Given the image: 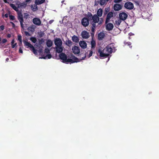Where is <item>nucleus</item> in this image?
Wrapping results in <instances>:
<instances>
[{
	"label": "nucleus",
	"instance_id": "1",
	"mask_svg": "<svg viewBox=\"0 0 159 159\" xmlns=\"http://www.w3.org/2000/svg\"><path fill=\"white\" fill-rule=\"evenodd\" d=\"M86 53H85L84 57H83L80 60H79L73 55H71L70 56V55L68 56V58H67V56L64 53H60L59 56L60 59L62 60L63 62L66 63H72L79 62L81 60H84L86 57Z\"/></svg>",
	"mask_w": 159,
	"mask_h": 159
},
{
	"label": "nucleus",
	"instance_id": "2",
	"mask_svg": "<svg viewBox=\"0 0 159 159\" xmlns=\"http://www.w3.org/2000/svg\"><path fill=\"white\" fill-rule=\"evenodd\" d=\"M23 42L24 44V45L25 46H28V47H30V50L32 51L34 54L35 55L38 54L37 51L35 49L33 45L31 44L29 42L25 41H23Z\"/></svg>",
	"mask_w": 159,
	"mask_h": 159
},
{
	"label": "nucleus",
	"instance_id": "3",
	"mask_svg": "<svg viewBox=\"0 0 159 159\" xmlns=\"http://www.w3.org/2000/svg\"><path fill=\"white\" fill-rule=\"evenodd\" d=\"M92 20V21L91 22V23L92 26L94 27L96 23H98L99 22V18L96 14H95L93 16L90 21H91Z\"/></svg>",
	"mask_w": 159,
	"mask_h": 159
},
{
	"label": "nucleus",
	"instance_id": "4",
	"mask_svg": "<svg viewBox=\"0 0 159 159\" xmlns=\"http://www.w3.org/2000/svg\"><path fill=\"white\" fill-rule=\"evenodd\" d=\"M17 19L20 22L22 30H24L25 26H24V25L23 24V22H24L23 16V15L21 12L18 13Z\"/></svg>",
	"mask_w": 159,
	"mask_h": 159
},
{
	"label": "nucleus",
	"instance_id": "5",
	"mask_svg": "<svg viewBox=\"0 0 159 159\" xmlns=\"http://www.w3.org/2000/svg\"><path fill=\"white\" fill-rule=\"evenodd\" d=\"M124 7L126 9L131 10L134 8V5L132 2L128 1L125 3Z\"/></svg>",
	"mask_w": 159,
	"mask_h": 159
},
{
	"label": "nucleus",
	"instance_id": "6",
	"mask_svg": "<svg viewBox=\"0 0 159 159\" xmlns=\"http://www.w3.org/2000/svg\"><path fill=\"white\" fill-rule=\"evenodd\" d=\"M89 20L87 17H84L81 21L82 25L84 27L87 26L89 24Z\"/></svg>",
	"mask_w": 159,
	"mask_h": 159
},
{
	"label": "nucleus",
	"instance_id": "7",
	"mask_svg": "<svg viewBox=\"0 0 159 159\" xmlns=\"http://www.w3.org/2000/svg\"><path fill=\"white\" fill-rule=\"evenodd\" d=\"M16 5L18 6V8H25L27 6V3L25 2H20L18 1L16 3Z\"/></svg>",
	"mask_w": 159,
	"mask_h": 159
},
{
	"label": "nucleus",
	"instance_id": "8",
	"mask_svg": "<svg viewBox=\"0 0 159 159\" xmlns=\"http://www.w3.org/2000/svg\"><path fill=\"white\" fill-rule=\"evenodd\" d=\"M54 44L56 46H61L62 42L60 38H56L54 39Z\"/></svg>",
	"mask_w": 159,
	"mask_h": 159
},
{
	"label": "nucleus",
	"instance_id": "9",
	"mask_svg": "<svg viewBox=\"0 0 159 159\" xmlns=\"http://www.w3.org/2000/svg\"><path fill=\"white\" fill-rule=\"evenodd\" d=\"M119 16L120 19L124 20L127 18L128 15L125 12H123L120 13Z\"/></svg>",
	"mask_w": 159,
	"mask_h": 159
},
{
	"label": "nucleus",
	"instance_id": "10",
	"mask_svg": "<svg viewBox=\"0 0 159 159\" xmlns=\"http://www.w3.org/2000/svg\"><path fill=\"white\" fill-rule=\"evenodd\" d=\"M33 23L37 25H40L41 24V22L40 19L38 18H34L33 19Z\"/></svg>",
	"mask_w": 159,
	"mask_h": 159
},
{
	"label": "nucleus",
	"instance_id": "11",
	"mask_svg": "<svg viewBox=\"0 0 159 159\" xmlns=\"http://www.w3.org/2000/svg\"><path fill=\"white\" fill-rule=\"evenodd\" d=\"M81 34L82 37L84 39H88L90 36L89 33L86 31H83Z\"/></svg>",
	"mask_w": 159,
	"mask_h": 159
},
{
	"label": "nucleus",
	"instance_id": "12",
	"mask_svg": "<svg viewBox=\"0 0 159 159\" xmlns=\"http://www.w3.org/2000/svg\"><path fill=\"white\" fill-rule=\"evenodd\" d=\"M103 52H105L108 53L107 54L111 53L112 52V48L110 46H107L103 50Z\"/></svg>",
	"mask_w": 159,
	"mask_h": 159
},
{
	"label": "nucleus",
	"instance_id": "13",
	"mask_svg": "<svg viewBox=\"0 0 159 159\" xmlns=\"http://www.w3.org/2000/svg\"><path fill=\"white\" fill-rule=\"evenodd\" d=\"M73 52L75 54H78L80 52V48L77 46H75L72 48Z\"/></svg>",
	"mask_w": 159,
	"mask_h": 159
},
{
	"label": "nucleus",
	"instance_id": "14",
	"mask_svg": "<svg viewBox=\"0 0 159 159\" xmlns=\"http://www.w3.org/2000/svg\"><path fill=\"white\" fill-rule=\"evenodd\" d=\"M113 16V12H109L107 14L106 19L105 23L107 24L108 23L111 17Z\"/></svg>",
	"mask_w": 159,
	"mask_h": 159
},
{
	"label": "nucleus",
	"instance_id": "15",
	"mask_svg": "<svg viewBox=\"0 0 159 159\" xmlns=\"http://www.w3.org/2000/svg\"><path fill=\"white\" fill-rule=\"evenodd\" d=\"M122 6L119 4H116L114 6V9L115 11H119L122 9Z\"/></svg>",
	"mask_w": 159,
	"mask_h": 159
},
{
	"label": "nucleus",
	"instance_id": "16",
	"mask_svg": "<svg viewBox=\"0 0 159 159\" xmlns=\"http://www.w3.org/2000/svg\"><path fill=\"white\" fill-rule=\"evenodd\" d=\"M98 52L99 54V56L101 57H107L109 55L108 54L104 53L100 49L98 50Z\"/></svg>",
	"mask_w": 159,
	"mask_h": 159
},
{
	"label": "nucleus",
	"instance_id": "17",
	"mask_svg": "<svg viewBox=\"0 0 159 159\" xmlns=\"http://www.w3.org/2000/svg\"><path fill=\"white\" fill-rule=\"evenodd\" d=\"M79 45L83 48H87V43L84 41H80L79 42Z\"/></svg>",
	"mask_w": 159,
	"mask_h": 159
},
{
	"label": "nucleus",
	"instance_id": "18",
	"mask_svg": "<svg viewBox=\"0 0 159 159\" xmlns=\"http://www.w3.org/2000/svg\"><path fill=\"white\" fill-rule=\"evenodd\" d=\"M113 27V25L111 23H108L106 26V29L108 31L111 30Z\"/></svg>",
	"mask_w": 159,
	"mask_h": 159
},
{
	"label": "nucleus",
	"instance_id": "19",
	"mask_svg": "<svg viewBox=\"0 0 159 159\" xmlns=\"http://www.w3.org/2000/svg\"><path fill=\"white\" fill-rule=\"evenodd\" d=\"M109 1L108 0H100L99 4L101 6L106 5Z\"/></svg>",
	"mask_w": 159,
	"mask_h": 159
},
{
	"label": "nucleus",
	"instance_id": "20",
	"mask_svg": "<svg viewBox=\"0 0 159 159\" xmlns=\"http://www.w3.org/2000/svg\"><path fill=\"white\" fill-rule=\"evenodd\" d=\"M104 34L103 32H100L98 35V39L100 40H102L104 37Z\"/></svg>",
	"mask_w": 159,
	"mask_h": 159
},
{
	"label": "nucleus",
	"instance_id": "21",
	"mask_svg": "<svg viewBox=\"0 0 159 159\" xmlns=\"http://www.w3.org/2000/svg\"><path fill=\"white\" fill-rule=\"evenodd\" d=\"M72 41L75 43H78L79 42V39L78 37L75 35H74L72 37Z\"/></svg>",
	"mask_w": 159,
	"mask_h": 159
},
{
	"label": "nucleus",
	"instance_id": "22",
	"mask_svg": "<svg viewBox=\"0 0 159 159\" xmlns=\"http://www.w3.org/2000/svg\"><path fill=\"white\" fill-rule=\"evenodd\" d=\"M56 52L58 53H61L63 51V48L61 46H56Z\"/></svg>",
	"mask_w": 159,
	"mask_h": 159
},
{
	"label": "nucleus",
	"instance_id": "23",
	"mask_svg": "<svg viewBox=\"0 0 159 159\" xmlns=\"http://www.w3.org/2000/svg\"><path fill=\"white\" fill-rule=\"evenodd\" d=\"M10 5L11 7L16 11H19L18 6H16L14 4L12 3H10Z\"/></svg>",
	"mask_w": 159,
	"mask_h": 159
},
{
	"label": "nucleus",
	"instance_id": "24",
	"mask_svg": "<svg viewBox=\"0 0 159 159\" xmlns=\"http://www.w3.org/2000/svg\"><path fill=\"white\" fill-rule=\"evenodd\" d=\"M103 13V11L102 9L100 8L97 11V15L98 17H101L102 16Z\"/></svg>",
	"mask_w": 159,
	"mask_h": 159
},
{
	"label": "nucleus",
	"instance_id": "25",
	"mask_svg": "<svg viewBox=\"0 0 159 159\" xmlns=\"http://www.w3.org/2000/svg\"><path fill=\"white\" fill-rule=\"evenodd\" d=\"M45 2V0H36L35 3L36 4L39 5Z\"/></svg>",
	"mask_w": 159,
	"mask_h": 159
},
{
	"label": "nucleus",
	"instance_id": "26",
	"mask_svg": "<svg viewBox=\"0 0 159 159\" xmlns=\"http://www.w3.org/2000/svg\"><path fill=\"white\" fill-rule=\"evenodd\" d=\"M52 42L51 40L48 39L47 40L46 45L48 47H51L52 46Z\"/></svg>",
	"mask_w": 159,
	"mask_h": 159
},
{
	"label": "nucleus",
	"instance_id": "27",
	"mask_svg": "<svg viewBox=\"0 0 159 159\" xmlns=\"http://www.w3.org/2000/svg\"><path fill=\"white\" fill-rule=\"evenodd\" d=\"M91 43V48H94L96 46V42L94 40L93 38H92Z\"/></svg>",
	"mask_w": 159,
	"mask_h": 159
},
{
	"label": "nucleus",
	"instance_id": "28",
	"mask_svg": "<svg viewBox=\"0 0 159 159\" xmlns=\"http://www.w3.org/2000/svg\"><path fill=\"white\" fill-rule=\"evenodd\" d=\"M66 44L68 46L70 47L72 44V42L69 39L66 40Z\"/></svg>",
	"mask_w": 159,
	"mask_h": 159
},
{
	"label": "nucleus",
	"instance_id": "29",
	"mask_svg": "<svg viewBox=\"0 0 159 159\" xmlns=\"http://www.w3.org/2000/svg\"><path fill=\"white\" fill-rule=\"evenodd\" d=\"M110 11V8L109 7L106 8H105V10L103 11L104 16L106 15Z\"/></svg>",
	"mask_w": 159,
	"mask_h": 159
},
{
	"label": "nucleus",
	"instance_id": "30",
	"mask_svg": "<svg viewBox=\"0 0 159 159\" xmlns=\"http://www.w3.org/2000/svg\"><path fill=\"white\" fill-rule=\"evenodd\" d=\"M52 57V56L51 54L48 53V54L46 56H43L42 57H41V58H43L44 59H46L47 58H48V59H50Z\"/></svg>",
	"mask_w": 159,
	"mask_h": 159
},
{
	"label": "nucleus",
	"instance_id": "31",
	"mask_svg": "<svg viewBox=\"0 0 159 159\" xmlns=\"http://www.w3.org/2000/svg\"><path fill=\"white\" fill-rule=\"evenodd\" d=\"M30 15L27 13L25 12L24 13V18L25 19H27L30 18Z\"/></svg>",
	"mask_w": 159,
	"mask_h": 159
},
{
	"label": "nucleus",
	"instance_id": "32",
	"mask_svg": "<svg viewBox=\"0 0 159 159\" xmlns=\"http://www.w3.org/2000/svg\"><path fill=\"white\" fill-rule=\"evenodd\" d=\"M93 16L92 13L90 12H88V13L87 16L88 18V19H89V20H91Z\"/></svg>",
	"mask_w": 159,
	"mask_h": 159
},
{
	"label": "nucleus",
	"instance_id": "33",
	"mask_svg": "<svg viewBox=\"0 0 159 159\" xmlns=\"http://www.w3.org/2000/svg\"><path fill=\"white\" fill-rule=\"evenodd\" d=\"M37 5H34L33 6H31V8L34 11H35L38 10V7L37 6Z\"/></svg>",
	"mask_w": 159,
	"mask_h": 159
},
{
	"label": "nucleus",
	"instance_id": "34",
	"mask_svg": "<svg viewBox=\"0 0 159 159\" xmlns=\"http://www.w3.org/2000/svg\"><path fill=\"white\" fill-rule=\"evenodd\" d=\"M124 44L125 45H127L128 46H129L130 48H131L132 46L131 45V43L129 42H124Z\"/></svg>",
	"mask_w": 159,
	"mask_h": 159
},
{
	"label": "nucleus",
	"instance_id": "35",
	"mask_svg": "<svg viewBox=\"0 0 159 159\" xmlns=\"http://www.w3.org/2000/svg\"><path fill=\"white\" fill-rule=\"evenodd\" d=\"M18 40L19 41L20 43H22V37L20 35H18Z\"/></svg>",
	"mask_w": 159,
	"mask_h": 159
},
{
	"label": "nucleus",
	"instance_id": "36",
	"mask_svg": "<svg viewBox=\"0 0 159 159\" xmlns=\"http://www.w3.org/2000/svg\"><path fill=\"white\" fill-rule=\"evenodd\" d=\"M30 39L34 43H35L37 41V39L35 37H31L30 38Z\"/></svg>",
	"mask_w": 159,
	"mask_h": 159
},
{
	"label": "nucleus",
	"instance_id": "37",
	"mask_svg": "<svg viewBox=\"0 0 159 159\" xmlns=\"http://www.w3.org/2000/svg\"><path fill=\"white\" fill-rule=\"evenodd\" d=\"M121 20L120 19L119 20H116L115 21V23L116 24L118 25L119 26L120 25L121 22Z\"/></svg>",
	"mask_w": 159,
	"mask_h": 159
},
{
	"label": "nucleus",
	"instance_id": "38",
	"mask_svg": "<svg viewBox=\"0 0 159 159\" xmlns=\"http://www.w3.org/2000/svg\"><path fill=\"white\" fill-rule=\"evenodd\" d=\"M9 17L10 20H14L15 19V16L12 15H10Z\"/></svg>",
	"mask_w": 159,
	"mask_h": 159
},
{
	"label": "nucleus",
	"instance_id": "39",
	"mask_svg": "<svg viewBox=\"0 0 159 159\" xmlns=\"http://www.w3.org/2000/svg\"><path fill=\"white\" fill-rule=\"evenodd\" d=\"M44 52L45 53H50V51L49 49H48V48H45Z\"/></svg>",
	"mask_w": 159,
	"mask_h": 159
},
{
	"label": "nucleus",
	"instance_id": "40",
	"mask_svg": "<svg viewBox=\"0 0 159 159\" xmlns=\"http://www.w3.org/2000/svg\"><path fill=\"white\" fill-rule=\"evenodd\" d=\"M93 53V51L92 50H90V51L89 53L88 56V58H89L92 55Z\"/></svg>",
	"mask_w": 159,
	"mask_h": 159
},
{
	"label": "nucleus",
	"instance_id": "41",
	"mask_svg": "<svg viewBox=\"0 0 159 159\" xmlns=\"http://www.w3.org/2000/svg\"><path fill=\"white\" fill-rule=\"evenodd\" d=\"M17 47V43H16L11 45V47L12 48H14L15 47Z\"/></svg>",
	"mask_w": 159,
	"mask_h": 159
},
{
	"label": "nucleus",
	"instance_id": "42",
	"mask_svg": "<svg viewBox=\"0 0 159 159\" xmlns=\"http://www.w3.org/2000/svg\"><path fill=\"white\" fill-rule=\"evenodd\" d=\"M5 29V26L4 25H2L0 26V30H3Z\"/></svg>",
	"mask_w": 159,
	"mask_h": 159
},
{
	"label": "nucleus",
	"instance_id": "43",
	"mask_svg": "<svg viewBox=\"0 0 159 159\" xmlns=\"http://www.w3.org/2000/svg\"><path fill=\"white\" fill-rule=\"evenodd\" d=\"M96 27V25H95V26L94 27L93 26H92V29H91V31H92V32L94 33L95 28Z\"/></svg>",
	"mask_w": 159,
	"mask_h": 159
},
{
	"label": "nucleus",
	"instance_id": "44",
	"mask_svg": "<svg viewBox=\"0 0 159 159\" xmlns=\"http://www.w3.org/2000/svg\"><path fill=\"white\" fill-rule=\"evenodd\" d=\"M25 34L27 36H30V34L27 31L25 32Z\"/></svg>",
	"mask_w": 159,
	"mask_h": 159
},
{
	"label": "nucleus",
	"instance_id": "45",
	"mask_svg": "<svg viewBox=\"0 0 159 159\" xmlns=\"http://www.w3.org/2000/svg\"><path fill=\"white\" fill-rule=\"evenodd\" d=\"M7 39H2V43H4L7 42Z\"/></svg>",
	"mask_w": 159,
	"mask_h": 159
},
{
	"label": "nucleus",
	"instance_id": "46",
	"mask_svg": "<svg viewBox=\"0 0 159 159\" xmlns=\"http://www.w3.org/2000/svg\"><path fill=\"white\" fill-rule=\"evenodd\" d=\"M19 52L20 53H22L23 52V51L22 49V48H21V47H20V48H19Z\"/></svg>",
	"mask_w": 159,
	"mask_h": 159
},
{
	"label": "nucleus",
	"instance_id": "47",
	"mask_svg": "<svg viewBox=\"0 0 159 159\" xmlns=\"http://www.w3.org/2000/svg\"><path fill=\"white\" fill-rule=\"evenodd\" d=\"M43 42V39H41L40 40H39V43L40 44H42Z\"/></svg>",
	"mask_w": 159,
	"mask_h": 159
},
{
	"label": "nucleus",
	"instance_id": "48",
	"mask_svg": "<svg viewBox=\"0 0 159 159\" xmlns=\"http://www.w3.org/2000/svg\"><path fill=\"white\" fill-rule=\"evenodd\" d=\"M122 0H115L114 2L116 3H118L120 2Z\"/></svg>",
	"mask_w": 159,
	"mask_h": 159
},
{
	"label": "nucleus",
	"instance_id": "49",
	"mask_svg": "<svg viewBox=\"0 0 159 159\" xmlns=\"http://www.w3.org/2000/svg\"><path fill=\"white\" fill-rule=\"evenodd\" d=\"M15 42V39H12L11 42V45H12L13 44H14V43Z\"/></svg>",
	"mask_w": 159,
	"mask_h": 159
},
{
	"label": "nucleus",
	"instance_id": "50",
	"mask_svg": "<svg viewBox=\"0 0 159 159\" xmlns=\"http://www.w3.org/2000/svg\"><path fill=\"white\" fill-rule=\"evenodd\" d=\"M10 23L11 24V25H12V26L13 27V28L15 27V24L14 23H13L12 22H10Z\"/></svg>",
	"mask_w": 159,
	"mask_h": 159
},
{
	"label": "nucleus",
	"instance_id": "51",
	"mask_svg": "<svg viewBox=\"0 0 159 159\" xmlns=\"http://www.w3.org/2000/svg\"><path fill=\"white\" fill-rule=\"evenodd\" d=\"M7 37L8 38H10L11 37V35L10 34H8L7 35Z\"/></svg>",
	"mask_w": 159,
	"mask_h": 159
},
{
	"label": "nucleus",
	"instance_id": "52",
	"mask_svg": "<svg viewBox=\"0 0 159 159\" xmlns=\"http://www.w3.org/2000/svg\"><path fill=\"white\" fill-rule=\"evenodd\" d=\"M100 19H101V20H100V21H99V24H100H100H102V20H103V19H102V18H101Z\"/></svg>",
	"mask_w": 159,
	"mask_h": 159
},
{
	"label": "nucleus",
	"instance_id": "53",
	"mask_svg": "<svg viewBox=\"0 0 159 159\" xmlns=\"http://www.w3.org/2000/svg\"><path fill=\"white\" fill-rule=\"evenodd\" d=\"M129 36H131L134 35V34L130 32L129 34Z\"/></svg>",
	"mask_w": 159,
	"mask_h": 159
},
{
	"label": "nucleus",
	"instance_id": "54",
	"mask_svg": "<svg viewBox=\"0 0 159 159\" xmlns=\"http://www.w3.org/2000/svg\"><path fill=\"white\" fill-rule=\"evenodd\" d=\"M53 21H54V20H50L49 21V24H51L53 22Z\"/></svg>",
	"mask_w": 159,
	"mask_h": 159
},
{
	"label": "nucleus",
	"instance_id": "55",
	"mask_svg": "<svg viewBox=\"0 0 159 159\" xmlns=\"http://www.w3.org/2000/svg\"><path fill=\"white\" fill-rule=\"evenodd\" d=\"M3 2L5 3H9V2L7 1V0H3Z\"/></svg>",
	"mask_w": 159,
	"mask_h": 159
},
{
	"label": "nucleus",
	"instance_id": "56",
	"mask_svg": "<svg viewBox=\"0 0 159 159\" xmlns=\"http://www.w3.org/2000/svg\"><path fill=\"white\" fill-rule=\"evenodd\" d=\"M8 16V15L6 13L5 15V17L6 18H7Z\"/></svg>",
	"mask_w": 159,
	"mask_h": 159
},
{
	"label": "nucleus",
	"instance_id": "57",
	"mask_svg": "<svg viewBox=\"0 0 159 159\" xmlns=\"http://www.w3.org/2000/svg\"><path fill=\"white\" fill-rule=\"evenodd\" d=\"M94 33H93V32L91 33V36L92 37V38H93V37L94 35Z\"/></svg>",
	"mask_w": 159,
	"mask_h": 159
},
{
	"label": "nucleus",
	"instance_id": "58",
	"mask_svg": "<svg viewBox=\"0 0 159 159\" xmlns=\"http://www.w3.org/2000/svg\"><path fill=\"white\" fill-rule=\"evenodd\" d=\"M29 28L31 29H33V31L34 30V29L32 27L30 26L29 27Z\"/></svg>",
	"mask_w": 159,
	"mask_h": 159
},
{
	"label": "nucleus",
	"instance_id": "59",
	"mask_svg": "<svg viewBox=\"0 0 159 159\" xmlns=\"http://www.w3.org/2000/svg\"><path fill=\"white\" fill-rule=\"evenodd\" d=\"M31 0H25V2H30Z\"/></svg>",
	"mask_w": 159,
	"mask_h": 159
},
{
	"label": "nucleus",
	"instance_id": "60",
	"mask_svg": "<svg viewBox=\"0 0 159 159\" xmlns=\"http://www.w3.org/2000/svg\"><path fill=\"white\" fill-rule=\"evenodd\" d=\"M9 59L8 58H7L6 59V61H8L9 60Z\"/></svg>",
	"mask_w": 159,
	"mask_h": 159
},
{
	"label": "nucleus",
	"instance_id": "61",
	"mask_svg": "<svg viewBox=\"0 0 159 159\" xmlns=\"http://www.w3.org/2000/svg\"><path fill=\"white\" fill-rule=\"evenodd\" d=\"M64 1H62L61 2L63 3Z\"/></svg>",
	"mask_w": 159,
	"mask_h": 159
},
{
	"label": "nucleus",
	"instance_id": "62",
	"mask_svg": "<svg viewBox=\"0 0 159 159\" xmlns=\"http://www.w3.org/2000/svg\"><path fill=\"white\" fill-rule=\"evenodd\" d=\"M96 4H97V3H96L95 4V5H97Z\"/></svg>",
	"mask_w": 159,
	"mask_h": 159
},
{
	"label": "nucleus",
	"instance_id": "63",
	"mask_svg": "<svg viewBox=\"0 0 159 159\" xmlns=\"http://www.w3.org/2000/svg\"><path fill=\"white\" fill-rule=\"evenodd\" d=\"M129 39H130V37H129Z\"/></svg>",
	"mask_w": 159,
	"mask_h": 159
},
{
	"label": "nucleus",
	"instance_id": "64",
	"mask_svg": "<svg viewBox=\"0 0 159 159\" xmlns=\"http://www.w3.org/2000/svg\"><path fill=\"white\" fill-rule=\"evenodd\" d=\"M10 1H12L13 0H9Z\"/></svg>",
	"mask_w": 159,
	"mask_h": 159
}]
</instances>
